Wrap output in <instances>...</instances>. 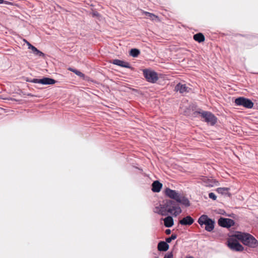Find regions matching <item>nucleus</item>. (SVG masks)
I'll list each match as a JSON object with an SVG mask.
<instances>
[{
  "mask_svg": "<svg viewBox=\"0 0 258 258\" xmlns=\"http://www.w3.org/2000/svg\"><path fill=\"white\" fill-rule=\"evenodd\" d=\"M154 212L162 216H166L170 213L176 217L182 212V210L178 204L169 200L156 206Z\"/></svg>",
  "mask_w": 258,
  "mask_h": 258,
  "instance_id": "1",
  "label": "nucleus"
},
{
  "mask_svg": "<svg viewBox=\"0 0 258 258\" xmlns=\"http://www.w3.org/2000/svg\"><path fill=\"white\" fill-rule=\"evenodd\" d=\"M164 193L166 196L174 200L175 201L174 202L178 204H180L185 207H188L190 206V202L188 199L175 190L166 188L165 189Z\"/></svg>",
  "mask_w": 258,
  "mask_h": 258,
  "instance_id": "2",
  "label": "nucleus"
},
{
  "mask_svg": "<svg viewBox=\"0 0 258 258\" xmlns=\"http://www.w3.org/2000/svg\"><path fill=\"white\" fill-rule=\"evenodd\" d=\"M233 236L248 247L256 248L258 246V241L249 233L237 232Z\"/></svg>",
  "mask_w": 258,
  "mask_h": 258,
  "instance_id": "3",
  "label": "nucleus"
},
{
  "mask_svg": "<svg viewBox=\"0 0 258 258\" xmlns=\"http://www.w3.org/2000/svg\"><path fill=\"white\" fill-rule=\"evenodd\" d=\"M198 222L201 226L205 225V230L208 232H211L214 228V221L209 218L206 215L201 216L198 220Z\"/></svg>",
  "mask_w": 258,
  "mask_h": 258,
  "instance_id": "4",
  "label": "nucleus"
},
{
  "mask_svg": "<svg viewBox=\"0 0 258 258\" xmlns=\"http://www.w3.org/2000/svg\"><path fill=\"white\" fill-rule=\"evenodd\" d=\"M237 106H241L246 108H252L253 106V103L249 99L240 97L236 98L234 101Z\"/></svg>",
  "mask_w": 258,
  "mask_h": 258,
  "instance_id": "5",
  "label": "nucleus"
},
{
  "mask_svg": "<svg viewBox=\"0 0 258 258\" xmlns=\"http://www.w3.org/2000/svg\"><path fill=\"white\" fill-rule=\"evenodd\" d=\"M228 246L233 251H242L244 250L243 246L238 242L237 239L233 237L228 240Z\"/></svg>",
  "mask_w": 258,
  "mask_h": 258,
  "instance_id": "6",
  "label": "nucleus"
},
{
  "mask_svg": "<svg viewBox=\"0 0 258 258\" xmlns=\"http://www.w3.org/2000/svg\"><path fill=\"white\" fill-rule=\"evenodd\" d=\"M143 74L149 82L155 83L158 79L157 74L155 72L148 70H144L143 71Z\"/></svg>",
  "mask_w": 258,
  "mask_h": 258,
  "instance_id": "7",
  "label": "nucleus"
},
{
  "mask_svg": "<svg viewBox=\"0 0 258 258\" xmlns=\"http://www.w3.org/2000/svg\"><path fill=\"white\" fill-rule=\"evenodd\" d=\"M202 119L208 124L214 125L217 121V117L213 114H201Z\"/></svg>",
  "mask_w": 258,
  "mask_h": 258,
  "instance_id": "8",
  "label": "nucleus"
},
{
  "mask_svg": "<svg viewBox=\"0 0 258 258\" xmlns=\"http://www.w3.org/2000/svg\"><path fill=\"white\" fill-rule=\"evenodd\" d=\"M218 223L222 227L230 228L234 225L235 222L232 219L221 217L219 219Z\"/></svg>",
  "mask_w": 258,
  "mask_h": 258,
  "instance_id": "9",
  "label": "nucleus"
},
{
  "mask_svg": "<svg viewBox=\"0 0 258 258\" xmlns=\"http://www.w3.org/2000/svg\"><path fill=\"white\" fill-rule=\"evenodd\" d=\"M31 82L43 85H52L55 84L56 81L49 78H43L41 79H33Z\"/></svg>",
  "mask_w": 258,
  "mask_h": 258,
  "instance_id": "10",
  "label": "nucleus"
},
{
  "mask_svg": "<svg viewBox=\"0 0 258 258\" xmlns=\"http://www.w3.org/2000/svg\"><path fill=\"white\" fill-rule=\"evenodd\" d=\"M174 90L176 92H179L181 94H184L189 92L191 89L190 88L186 86L185 84L178 83L175 86Z\"/></svg>",
  "mask_w": 258,
  "mask_h": 258,
  "instance_id": "11",
  "label": "nucleus"
},
{
  "mask_svg": "<svg viewBox=\"0 0 258 258\" xmlns=\"http://www.w3.org/2000/svg\"><path fill=\"white\" fill-rule=\"evenodd\" d=\"M194 222V219L190 216H187L181 219L179 223L182 225H191Z\"/></svg>",
  "mask_w": 258,
  "mask_h": 258,
  "instance_id": "12",
  "label": "nucleus"
},
{
  "mask_svg": "<svg viewBox=\"0 0 258 258\" xmlns=\"http://www.w3.org/2000/svg\"><path fill=\"white\" fill-rule=\"evenodd\" d=\"M112 63L123 68H131V66L128 62L119 59H116L113 60Z\"/></svg>",
  "mask_w": 258,
  "mask_h": 258,
  "instance_id": "13",
  "label": "nucleus"
},
{
  "mask_svg": "<svg viewBox=\"0 0 258 258\" xmlns=\"http://www.w3.org/2000/svg\"><path fill=\"white\" fill-rule=\"evenodd\" d=\"M162 187V184L159 181H154L152 184V190L155 192H158L161 190Z\"/></svg>",
  "mask_w": 258,
  "mask_h": 258,
  "instance_id": "14",
  "label": "nucleus"
},
{
  "mask_svg": "<svg viewBox=\"0 0 258 258\" xmlns=\"http://www.w3.org/2000/svg\"><path fill=\"white\" fill-rule=\"evenodd\" d=\"M169 248V245L166 241H160L158 244V250L160 251H167Z\"/></svg>",
  "mask_w": 258,
  "mask_h": 258,
  "instance_id": "15",
  "label": "nucleus"
},
{
  "mask_svg": "<svg viewBox=\"0 0 258 258\" xmlns=\"http://www.w3.org/2000/svg\"><path fill=\"white\" fill-rule=\"evenodd\" d=\"M164 223L166 227H171L174 224L173 219L172 217L168 216L164 219Z\"/></svg>",
  "mask_w": 258,
  "mask_h": 258,
  "instance_id": "16",
  "label": "nucleus"
},
{
  "mask_svg": "<svg viewBox=\"0 0 258 258\" xmlns=\"http://www.w3.org/2000/svg\"><path fill=\"white\" fill-rule=\"evenodd\" d=\"M29 48L31 49L33 53L36 55H38L41 57H44L45 55L43 52L37 49V48H36L35 46H33L31 44H30V47H29Z\"/></svg>",
  "mask_w": 258,
  "mask_h": 258,
  "instance_id": "17",
  "label": "nucleus"
},
{
  "mask_svg": "<svg viewBox=\"0 0 258 258\" xmlns=\"http://www.w3.org/2000/svg\"><path fill=\"white\" fill-rule=\"evenodd\" d=\"M194 39L195 41L199 43L204 41L205 39L204 35L201 33H199L194 35Z\"/></svg>",
  "mask_w": 258,
  "mask_h": 258,
  "instance_id": "18",
  "label": "nucleus"
},
{
  "mask_svg": "<svg viewBox=\"0 0 258 258\" xmlns=\"http://www.w3.org/2000/svg\"><path fill=\"white\" fill-rule=\"evenodd\" d=\"M192 111L193 113H209V112H207V111H203V112H201V110L199 108H197V107L196 106H195L194 105H191L189 106V109H188V111H185V112H187V111Z\"/></svg>",
  "mask_w": 258,
  "mask_h": 258,
  "instance_id": "19",
  "label": "nucleus"
},
{
  "mask_svg": "<svg viewBox=\"0 0 258 258\" xmlns=\"http://www.w3.org/2000/svg\"><path fill=\"white\" fill-rule=\"evenodd\" d=\"M69 70L74 73L77 76L83 78V79L86 80V77H85V75L83 73H82V72H81L80 71H79L77 70H76L75 69L71 68H70L69 69Z\"/></svg>",
  "mask_w": 258,
  "mask_h": 258,
  "instance_id": "20",
  "label": "nucleus"
},
{
  "mask_svg": "<svg viewBox=\"0 0 258 258\" xmlns=\"http://www.w3.org/2000/svg\"><path fill=\"white\" fill-rule=\"evenodd\" d=\"M140 50L136 48H133L130 50V55L133 57H137L140 54Z\"/></svg>",
  "mask_w": 258,
  "mask_h": 258,
  "instance_id": "21",
  "label": "nucleus"
},
{
  "mask_svg": "<svg viewBox=\"0 0 258 258\" xmlns=\"http://www.w3.org/2000/svg\"><path fill=\"white\" fill-rule=\"evenodd\" d=\"M145 15L150 19L153 20L155 18H157V17L152 13H150L147 12H144Z\"/></svg>",
  "mask_w": 258,
  "mask_h": 258,
  "instance_id": "22",
  "label": "nucleus"
},
{
  "mask_svg": "<svg viewBox=\"0 0 258 258\" xmlns=\"http://www.w3.org/2000/svg\"><path fill=\"white\" fill-rule=\"evenodd\" d=\"M229 188L227 187H219L217 189V191L220 194H223L228 190Z\"/></svg>",
  "mask_w": 258,
  "mask_h": 258,
  "instance_id": "23",
  "label": "nucleus"
},
{
  "mask_svg": "<svg viewBox=\"0 0 258 258\" xmlns=\"http://www.w3.org/2000/svg\"><path fill=\"white\" fill-rule=\"evenodd\" d=\"M177 238V235L176 234H172L171 236L169 237L166 238V241L167 243H170L172 240H174Z\"/></svg>",
  "mask_w": 258,
  "mask_h": 258,
  "instance_id": "24",
  "label": "nucleus"
},
{
  "mask_svg": "<svg viewBox=\"0 0 258 258\" xmlns=\"http://www.w3.org/2000/svg\"><path fill=\"white\" fill-rule=\"evenodd\" d=\"M209 198L213 200H216V199H217V196H216V195L213 193V192H210L209 194Z\"/></svg>",
  "mask_w": 258,
  "mask_h": 258,
  "instance_id": "25",
  "label": "nucleus"
},
{
  "mask_svg": "<svg viewBox=\"0 0 258 258\" xmlns=\"http://www.w3.org/2000/svg\"><path fill=\"white\" fill-rule=\"evenodd\" d=\"M163 258H173V254L172 252H169L166 254Z\"/></svg>",
  "mask_w": 258,
  "mask_h": 258,
  "instance_id": "26",
  "label": "nucleus"
},
{
  "mask_svg": "<svg viewBox=\"0 0 258 258\" xmlns=\"http://www.w3.org/2000/svg\"><path fill=\"white\" fill-rule=\"evenodd\" d=\"M92 15L94 17H98L99 16V14L97 12H94L92 13Z\"/></svg>",
  "mask_w": 258,
  "mask_h": 258,
  "instance_id": "27",
  "label": "nucleus"
},
{
  "mask_svg": "<svg viewBox=\"0 0 258 258\" xmlns=\"http://www.w3.org/2000/svg\"><path fill=\"white\" fill-rule=\"evenodd\" d=\"M165 233H166V234H167V235L170 234L171 233V230H170V229H166V230H165Z\"/></svg>",
  "mask_w": 258,
  "mask_h": 258,
  "instance_id": "28",
  "label": "nucleus"
},
{
  "mask_svg": "<svg viewBox=\"0 0 258 258\" xmlns=\"http://www.w3.org/2000/svg\"><path fill=\"white\" fill-rule=\"evenodd\" d=\"M4 0H0V4H3L4 3Z\"/></svg>",
  "mask_w": 258,
  "mask_h": 258,
  "instance_id": "29",
  "label": "nucleus"
},
{
  "mask_svg": "<svg viewBox=\"0 0 258 258\" xmlns=\"http://www.w3.org/2000/svg\"><path fill=\"white\" fill-rule=\"evenodd\" d=\"M206 185H207V186H212V184H211V183H207V184H206Z\"/></svg>",
  "mask_w": 258,
  "mask_h": 258,
  "instance_id": "30",
  "label": "nucleus"
},
{
  "mask_svg": "<svg viewBox=\"0 0 258 258\" xmlns=\"http://www.w3.org/2000/svg\"><path fill=\"white\" fill-rule=\"evenodd\" d=\"M206 180H207L206 177H204V178H203V181H204V182H205V181H206Z\"/></svg>",
  "mask_w": 258,
  "mask_h": 258,
  "instance_id": "31",
  "label": "nucleus"
},
{
  "mask_svg": "<svg viewBox=\"0 0 258 258\" xmlns=\"http://www.w3.org/2000/svg\"><path fill=\"white\" fill-rule=\"evenodd\" d=\"M27 43L28 47H30V44H31L29 42H27Z\"/></svg>",
  "mask_w": 258,
  "mask_h": 258,
  "instance_id": "32",
  "label": "nucleus"
},
{
  "mask_svg": "<svg viewBox=\"0 0 258 258\" xmlns=\"http://www.w3.org/2000/svg\"><path fill=\"white\" fill-rule=\"evenodd\" d=\"M155 258H159L158 256H156Z\"/></svg>",
  "mask_w": 258,
  "mask_h": 258,
  "instance_id": "33",
  "label": "nucleus"
}]
</instances>
